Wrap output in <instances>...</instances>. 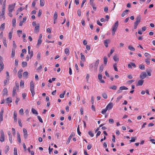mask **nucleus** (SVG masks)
Instances as JSON below:
<instances>
[{"label": "nucleus", "mask_w": 155, "mask_h": 155, "mask_svg": "<svg viewBox=\"0 0 155 155\" xmlns=\"http://www.w3.org/2000/svg\"><path fill=\"white\" fill-rule=\"evenodd\" d=\"M5 8H2V14L1 16L2 18H3L4 16V15L5 13Z\"/></svg>", "instance_id": "4be33fe9"}, {"label": "nucleus", "mask_w": 155, "mask_h": 155, "mask_svg": "<svg viewBox=\"0 0 155 155\" xmlns=\"http://www.w3.org/2000/svg\"><path fill=\"white\" fill-rule=\"evenodd\" d=\"M45 5V0H40V5L41 6H43Z\"/></svg>", "instance_id": "2f4dec72"}, {"label": "nucleus", "mask_w": 155, "mask_h": 155, "mask_svg": "<svg viewBox=\"0 0 155 155\" xmlns=\"http://www.w3.org/2000/svg\"><path fill=\"white\" fill-rule=\"evenodd\" d=\"M6 79L8 80V81L9 80V73L8 71H7L6 72Z\"/></svg>", "instance_id": "3c124183"}, {"label": "nucleus", "mask_w": 155, "mask_h": 155, "mask_svg": "<svg viewBox=\"0 0 155 155\" xmlns=\"http://www.w3.org/2000/svg\"><path fill=\"white\" fill-rule=\"evenodd\" d=\"M113 59L115 61H119V58L117 57V54L114 55L113 57Z\"/></svg>", "instance_id": "473e14b6"}, {"label": "nucleus", "mask_w": 155, "mask_h": 155, "mask_svg": "<svg viewBox=\"0 0 155 155\" xmlns=\"http://www.w3.org/2000/svg\"><path fill=\"white\" fill-rule=\"evenodd\" d=\"M16 21L15 18H14L12 20V25L13 26H15Z\"/></svg>", "instance_id": "603ef678"}, {"label": "nucleus", "mask_w": 155, "mask_h": 155, "mask_svg": "<svg viewBox=\"0 0 155 155\" xmlns=\"http://www.w3.org/2000/svg\"><path fill=\"white\" fill-rule=\"evenodd\" d=\"M89 134L90 136L91 137H93L94 136V134L92 133V132L91 131H89L88 133Z\"/></svg>", "instance_id": "864d4df0"}, {"label": "nucleus", "mask_w": 155, "mask_h": 155, "mask_svg": "<svg viewBox=\"0 0 155 155\" xmlns=\"http://www.w3.org/2000/svg\"><path fill=\"white\" fill-rule=\"evenodd\" d=\"M128 48L131 51H135V48L131 45H130L128 46Z\"/></svg>", "instance_id": "7c9ffc66"}, {"label": "nucleus", "mask_w": 155, "mask_h": 155, "mask_svg": "<svg viewBox=\"0 0 155 155\" xmlns=\"http://www.w3.org/2000/svg\"><path fill=\"white\" fill-rule=\"evenodd\" d=\"M0 65L1 67L0 71H1L4 68V64L2 61H1L0 62Z\"/></svg>", "instance_id": "412c9836"}, {"label": "nucleus", "mask_w": 155, "mask_h": 155, "mask_svg": "<svg viewBox=\"0 0 155 155\" xmlns=\"http://www.w3.org/2000/svg\"><path fill=\"white\" fill-rule=\"evenodd\" d=\"M16 87H14L13 88V91H12V97H14L15 95H17V93L16 92Z\"/></svg>", "instance_id": "dca6fc26"}, {"label": "nucleus", "mask_w": 155, "mask_h": 155, "mask_svg": "<svg viewBox=\"0 0 155 155\" xmlns=\"http://www.w3.org/2000/svg\"><path fill=\"white\" fill-rule=\"evenodd\" d=\"M99 62V59H97L94 63V69L96 70L97 69V67L98 66Z\"/></svg>", "instance_id": "39448f33"}, {"label": "nucleus", "mask_w": 155, "mask_h": 155, "mask_svg": "<svg viewBox=\"0 0 155 155\" xmlns=\"http://www.w3.org/2000/svg\"><path fill=\"white\" fill-rule=\"evenodd\" d=\"M107 59L106 57H104V64L106 65L107 64Z\"/></svg>", "instance_id": "58836bf2"}, {"label": "nucleus", "mask_w": 155, "mask_h": 155, "mask_svg": "<svg viewBox=\"0 0 155 155\" xmlns=\"http://www.w3.org/2000/svg\"><path fill=\"white\" fill-rule=\"evenodd\" d=\"M15 56V50L14 49H12L11 56L12 58L14 57Z\"/></svg>", "instance_id": "c756f323"}, {"label": "nucleus", "mask_w": 155, "mask_h": 155, "mask_svg": "<svg viewBox=\"0 0 155 155\" xmlns=\"http://www.w3.org/2000/svg\"><path fill=\"white\" fill-rule=\"evenodd\" d=\"M102 96L103 97V98L104 99H107V94L105 93H104L102 94Z\"/></svg>", "instance_id": "49530a36"}, {"label": "nucleus", "mask_w": 155, "mask_h": 155, "mask_svg": "<svg viewBox=\"0 0 155 155\" xmlns=\"http://www.w3.org/2000/svg\"><path fill=\"white\" fill-rule=\"evenodd\" d=\"M128 67L130 68H132V66L134 68L136 67V65L133 62H130V64H129L128 65Z\"/></svg>", "instance_id": "f8f14e48"}, {"label": "nucleus", "mask_w": 155, "mask_h": 155, "mask_svg": "<svg viewBox=\"0 0 155 155\" xmlns=\"http://www.w3.org/2000/svg\"><path fill=\"white\" fill-rule=\"evenodd\" d=\"M23 71L22 69H20L18 73V76L19 78H21L22 76V72Z\"/></svg>", "instance_id": "4468645a"}, {"label": "nucleus", "mask_w": 155, "mask_h": 155, "mask_svg": "<svg viewBox=\"0 0 155 155\" xmlns=\"http://www.w3.org/2000/svg\"><path fill=\"white\" fill-rule=\"evenodd\" d=\"M14 155H18L17 149L16 147L14 149Z\"/></svg>", "instance_id": "79ce46f5"}, {"label": "nucleus", "mask_w": 155, "mask_h": 155, "mask_svg": "<svg viewBox=\"0 0 155 155\" xmlns=\"http://www.w3.org/2000/svg\"><path fill=\"white\" fill-rule=\"evenodd\" d=\"M147 76V73L145 72H143L141 73L140 75V78L141 79L145 78Z\"/></svg>", "instance_id": "423d86ee"}, {"label": "nucleus", "mask_w": 155, "mask_h": 155, "mask_svg": "<svg viewBox=\"0 0 155 155\" xmlns=\"http://www.w3.org/2000/svg\"><path fill=\"white\" fill-rule=\"evenodd\" d=\"M42 41L41 39H38L37 45H39L41 43Z\"/></svg>", "instance_id": "6e6d98bb"}, {"label": "nucleus", "mask_w": 155, "mask_h": 155, "mask_svg": "<svg viewBox=\"0 0 155 155\" xmlns=\"http://www.w3.org/2000/svg\"><path fill=\"white\" fill-rule=\"evenodd\" d=\"M102 75L101 74H99L98 75V78L99 80L100 81L101 83H105L104 81L102 79Z\"/></svg>", "instance_id": "1a4fd4ad"}, {"label": "nucleus", "mask_w": 155, "mask_h": 155, "mask_svg": "<svg viewBox=\"0 0 155 155\" xmlns=\"http://www.w3.org/2000/svg\"><path fill=\"white\" fill-rule=\"evenodd\" d=\"M75 135V134L74 132H72L70 136L68 138V140L67 142H66V144H68L70 142V141L71 140L72 138V137L74 136Z\"/></svg>", "instance_id": "f03ea898"}, {"label": "nucleus", "mask_w": 155, "mask_h": 155, "mask_svg": "<svg viewBox=\"0 0 155 155\" xmlns=\"http://www.w3.org/2000/svg\"><path fill=\"white\" fill-rule=\"evenodd\" d=\"M2 42L4 46L6 47H7V45L6 43V38H3Z\"/></svg>", "instance_id": "cd10ccee"}, {"label": "nucleus", "mask_w": 155, "mask_h": 155, "mask_svg": "<svg viewBox=\"0 0 155 155\" xmlns=\"http://www.w3.org/2000/svg\"><path fill=\"white\" fill-rule=\"evenodd\" d=\"M17 140L19 143H21V140L20 134L18 132H17Z\"/></svg>", "instance_id": "6ab92c4d"}, {"label": "nucleus", "mask_w": 155, "mask_h": 155, "mask_svg": "<svg viewBox=\"0 0 155 155\" xmlns=\"http://www.w3.org/2000/svg\"><path fill=\"white\" fill-rule=\"evenodd\" d=\"M65 91L64 92V93H63V94H61L60 95V97L61 98H63L64 97V94H65Z\"/></svg>", "instance_id": "c03bdc74"}, {"label": "nucleus", "mask_w": 155, "mask_h": 155, "mask_svg": "<svg viewBox=\"0 0 155 155\" xmlns=\"http://www.w3.org/2000/svg\"><path fill=\"white\" fill-rule=\"evenodd\" d=\"M15 3H14L12 5H10L8 8L9 12H12L13 9L15 8Z\"/></svg>", "instance_id": "20e7f679"}, {"label": "nucleus", "mask_w": 155, "mask_h": 155, "mask_svg": "<svg viewBox=\"0 0 155 155\" xmlns=\"http://www.w3.org/2000/svg\"><path fill=\"white\" fill-rule=\"evenodd\" d=\"M118 25V22L117 21L116 22L115 24L114 25L112 30H117V28Z\"/></svg>", "instance_id": "9b49d317"}, {"label": "nucleus", "mask_w": 155, "mask_h": 155, "mask_svg": "<svg viewBox=\"0 0 155 155\" xmlns=\"http://www.w3.org/2000/svg\"><path fill=\"white\" fill-rule=\"evenodd\" d=\"M110 40L109 39L105 40L104 41V43L105 46L107 48L108 47V44L110 43Z\"/></svg>", "instance_id": "6e6552de"}, {"label": "nucleus", "mask_w": 155, "mask_h": 155, "mask_svg": "<svg viewBox=\"0 0 155 155\" xmlns=\"http://www.w3.org/2000/svg\"><path fill=\"white\" fill-rule=\"evenodd\" d=\"M145 61L146 62V64L147 65H149L150 63V59H145Z\"/></svg>", "instance_id": "09e8293b"}, {"label": "nucleus", "mask_w": 155, "mask_h": 155, "mask_svg": "<svg viewBox=\"0 0 155 155\" xmlns=\"http://www.w3.org/2000/svg\"><path fill=\"white\" fill-rule=\"evenodd\" d=\"M7 103H10L12 102V99L11 97H8L6 99Z\"/></svg>", "instance_id": "a211bd4d"}, {"label": "nucleus", "mask_w": 155, "mask_h": 155, "mask_svg": "<svg viewBox=\"0 0 155 155\" xmlns=\"http://www.w3.org/2000/svg\"><path fill=\"white\" fill-rule=\"evenodd\" d=\"M120 90H127L128 89V88L124 86H123L120 87Z\"/></svg>", "instance_id": "4c0bfd02"}, {"label": "nucleus", "mask_w": 155, "mask_h": 155, "mask_svg": "<svg viewBox=\"0 0 155 155\" xmlns=\"http://www.w3.org/2000/svg\"><path fill=\"white\" fill-rule=\"evenodd\" d=\"M113 106V104L112 103H110L106 106V108L107 110H110L111 109Z\"/></svg>", "instance_id": "0eeeda50"}, {"label": "nucleus", "mask_w": 155, "mask_h": 155, "mask_svg": "<svg viewBox=\"0 0 155 155\" xmlns=\"http://www.w3.org/2000/svg\"><path fill=\"white\" fill-rule=\"evenodd\" d=\"M5 24L4 23L1 25L0 27V30L3 31L4 30L5 28Z\"/></svg>", "instance_id": "aec40b11"}, {"label": "nucleus", "mask_w": 155, "mask_h": 155, "mask_svg": "<svg viewBox=\"0 0 155 155\" xmlns=\"http://www.w3.org/2000/svg\"><path fill=\"white\" fill-rule=\"evenodd\" d=\"M28 75V73L27 71L23 73V77L27 78V77Z\"/></svg>", "instance_id": "e433bc0d"}, {"label": "nucleus", "mask_w": 155, "mask_h": 155, "mask_svg": "<svg viewBox=\"0 0 155 155\" xmlns=\"http://www.w3.org/2000/svg\"><path fill=\"white\" fill-rule=\"evenodd\" d=\"M145 56L148 58H150L151 57L150 55L147 53H145L144 54Z\"/></svg>", "instance_id": "de8ad7c7"}, {"label": "nucleus", "mask_w": 155, "mask_h": 155, "mask_svg": "<svg viewBox=\"0 0 155 155\" xmlns=\"http://www.w3.org/2000/svg\"><path fill=\"white\" fill-rule=\"evenodd\" d=\"M28 53L30 54V58H31V57L33 56V51H28Z\"/></svg>", "instance_id": "37998d69"}, {"label": "nucleus", "mask_w": 155, "mask_h": 155, "mask_svg": "<svg viewBox=\"0 0 155 155\" xmlns=\"http://www.w3.org/2000/svg\"><path fill=\"white\" fill-rule=\"evenodd\" d=\"M81 60L83 61H85V57L84 55L82 53H81Z\"/></svg>", "instance_id": "b1692460"}, {"label": "nucleus", "mask_w": 155, "mask_h": 155, "mask_svg": "<svg viewBox=\"0 0 155 155\" xmlns=\"http://www.w3.org/2000/svg\"><path fill=\"white\" fill-rule=\"evenodd\" d=\"M141 19V17L140 15H139L137 16V17L136 18V21L140 23V21Z\"/></svg>", "instance_id": "393cba45"}, {"label": "nucleus", "mask_w": 155, "mask_h": 155, "mask_svg": "<svg viewBox=\"0 0 155 155\" xmlns=\"http://www.w3.org/2000/svg\"><path fill=\"white\" fill-rule=\"evenodd\" d=\"M42 14V11L41 10H39L38 11V17H39L41 16Z\"/></svg>", "instance_id": "69168bd1"}, {"label": "nucleus", "mask_w": 155, "mask_h": 155, "mask_svg": "<svg viewBox=\"0 0 155 155\" xmlns=\"http://www.w3.org/2000/svg\"><path fill=\"white\" fill-rule=\"evenodd\" d=\"M127 77L129 79H131L133 78V76L132 75L128 74Z\"/></svg>", "instance_id": "774afa93"}, {"label": "nucleus", "mask_w": 155, "mask_h": 155, "mask_svg": "<svg viewBox=\"0 0 155 155\" xmlns=\"http://www.w3.org/2000/svg\"><path fill=\"white\" fill-rule=\"evenodd\" d=\"M13 31H11L9 33V38L10 40H11L12 36V34H13Z\"/></svg>", "instance_id": "72a5a7b5"}, {"label": "nucleus", "mask_w": 155, "mask_h": 155, "mask_svg": "<svg viewBox=\"0 0 155 155\" xmlns=\"http://www.w3.org/2000/svg\"><path fill=\"white\" fill-rule=\"evenodd\" d=\"M104 68V67L103 64L100 66L99 70V72L100 73H101L102 72Z\"/></svg>", "instance_id": "5701e85b"}, {"label": "nucleus", "mask_w": 155, "mask_h": 155, "mask_svg": "<svg viewBox=\"0 0 155 155\" xmlns=\"http://www.w3.org/2000/svg\"><path fill=\"white\" fill-rule=\"evenodd\" d=\"M20 100V98L17 97H16V99L15 101V103L16 105H18V102Z\"/></svg>", "instance_id": "4d7b16f0"}, {"label": "nucleus", "mask_w": 155, "mask_h": 155, "mask_svg": "<svg viewBox=\"0 0 155 155\" xmlns=\"http://www.w3.org/2000/svg\"><path fill=\"white\" fill-rule=\"evenodd\" d=\"M40 25L39 24H37L35 28V31L36 33L38 32L39 30Z\"/></svg>", "instance_id": "ddd939ff"}, {"label": "nucleus", "mask_w": 155, "mask_h": 155, "mask_svg": "<svg viewBox=\"0 0 155 155\" xmlns=\"http://www.w3.org/2000/svg\"><path fill=\"white\" fill-rule=\"evenodd\" d=\"M58 17V13L57 12H55L54 16V21H56Z\"/></svg>", "instance_id": "a878e982"}, {"label": "nucleus", "mask_w": 155, "mask_h": 155, "mask_svg": "<svg viewBox=\"0 0 155 155\" xmlns=\"http://www.w3.org/2000/svg\"><path fill=\"white\" fill-rule=\"evenodd\" d=\"M19 113L21 115H23V114L24 110L23 108H21L19 110Z\"/></svg>", "instance_id": "e2e57ef3"}, {"label": "nucleus", "mask_w": 155, "mask_h": 155, "mask_svg": "<svg viewBox=\"0 0 155 155\" xmlns=\"http://www.w3.org/2000/svg\"><path fill=\"white\" fill-rule=\"evenodd\" d=\"M13 118L14 121L15 122H16L17 121V114L15 111H14V112Z\"/></svg>", "instance_id": "bb28decb"}, {"label": "nucleus", "mask_w": 155, "mask_h": 155, "mask_svg": "<svg viewBox=\"0 0 155 155\" xmlns=\"http://www.w3.org/2000/svg\"><path fill=\"white\" fill-rule=\"evenodd\" d=\"M109 122L110 124H113L114 123V120L112 119H110L109 120Z\"/></svg>", "instance_id": "680f3d73"}, {"label": "nucleus", "mask_w": 155, "mask_h": 155, "mask_svg": "<svg viewBox=\"0 0 155 155\" xmlns=\"http://www.w3.org/2000/svg\"><path fill=\"white\" fill-rule=\"evenodd\" d=\"M37 118L40 122L41 123H43V120L42 118L40 116H37Z\"/></svg>", "instance_id": "bf43d9fd"}, {"label": "nucleus", "mask_w": 155, "mask_h": 155, "mask_svg": "<svg viewBox=\"0 0 155 155\" xmlns=\"http://www.w3.org/2000/svg\"><path fill=\"white\" fill-rule=\"evenodd\" d=\"M30 91L34 90V85L32 81H31L30 83Z\"/></svg>", "instance_id": "9d476101"}, {"label": "nucleus", "mask_w": 155, "mask_h": 155, "mask_svg": "<svg viewBox=\"0 0 155 155\" xmlns=\"http://www.w3.org/2000/svg\"><path fill=\"white\" fill-rule=\"evenodd\" d=\"M9 150V147L7 145L5 147V153H6Z\"/></svg>", "instance_id": "a19ab883"}, {"label": "nucleus", "mask_w": 155, "mask_h": 155, "mask_svg": "<svg viewBox=\"0 0 155 155\" xmlns=\"http://www.w3.org/2000/svg\"><path fill=\"white\" fill-rule=\"evenodd\" d=\"M4 113V109L2 108L0 112V122H1L3 120V114Z\"/></svg>", "instance_id": "7ed1b4c3"}, {"label": "nucleus", "mask_w": 155, "mask_h": 155, "mask_svg": "<svg viewBox=\"0 0 155 155\" xmlns=\"http://www.w3.org/2000/svg\"><path fill=\"white\" fill-rule=\"evenodd\" d=\"M8 93V91L6 88H5L3 91V95L7 94Z\"/></svg>", "instance_id": "c9c22d12"}, {"label": "nucleus", "mask_w": 155, "mask_h": 155, "mask_svg": "<svg viewBox=\"0 0 155 155\" xmlns=\"http://www.w3.org/2000/svg\"><path fill=\"white\" fill-rule=\"evenodd\" d=\"M139 68L142 70H144L145 69V66L143 64H140L139 66Z\"/></svg>", "instance_id": "ea45409f"}, {"label": "nucleus", "mask_w": 155, "mask_h": 155, "mask_svg": "<svg viewBox=\"0 0 155 155\" xmlns=\"http://www.w3.org/2000/svg\"><path fill=\"white\" fill-rule=\"evenodd\" d=\"M31 111L32 113L34 114H38V113L37 111L34 108H32L31 109Z\"/></svg>", "instance_id": "c85d7f7f"}, {"label": "nucleus", "mask_w": 155, "mask_h": 155, "mask_svg": "<svg viewBox=\"0 0 155 155\" xmlns=\"http://www.w3.org/2000/svg\"><path fill=\"white\" fill-rule=\"evenodd\" d=\"M26 19H27V18H26V17H24V18H23L22 21H21L19 22V25L20 26H21L22 25L23 23L26 21Z\"/></svg>", "instance_id": "2eb2a0df"}, {"label": "nucleus", "mask_w": 155, "mask_h": 155, "mask_svg": "<svg viewBox=\"0 0 155 155\" xmlns=\"http://www.w3.org/2000/svg\"><path fill=\"white\" fill-rule=\"evenodd\" d=\"M1 136L0 137V141L2 142L4 141L5 135L3 130L0 131Z\"/></svg>", "instance_id": "f257e3e1"}, {"label": "nucleus", "mask_w": 155, "mask_h": 155, "mask_svg": "<svg viewBox=\"0 0 155 155\" xmlns=\"http://www.w3.org/2000/svg\"><path fill=\"white\" fill-rule=\"evenodd\" d=\"M107 109L106 107L105 109H103L101 111V113L103 114H105L107 112Z\"/></svg>", "instance_id": "8fccbe9b"}, {"label": "nucleus", "mask_w": 155, "mask_h": 155, "mask_svg": "<svg viewBox=\"0 0 155 155\" xmlns=\"http://www.w3.org/2000/svg\"><path fill=\"white\" fill-rule=\"evenodd\" d=\"M114 50L111 49L110 54H109L108 55V56L109 57L111 55V54H112V53L114 52Z\"/></svg>", "instance_id": "0e129e2a"}, {"label": "nucleus", "mask_w": 155, "mask_h": 155, "mask_svg": "<svg viewBox=\"0 0 155 155\" xmlns=\"http://www.w3.org/2000/svg\"><path fill=\"white\" fill-rule=\"evenodd\" d=\"M143 82V81L142 80H140L138 81V82L137 84V86H141L142 85Z\"/></svg>", "instance_id": "f3484780"}, {"label": "nucleus", "mask_w": 155, "mask_h": 155, "mask_svg": "<svg viewBox=\"0 0 155 155\" xmlns=\"http://www.w3.org/2000/svg\"><path fill=\"white\" fill-rule=\"evenodd\" d=\"M15 87H16V89H17V90H19V87L18 83H17L16 82H15Z\"/></svg>", "instance_id": "5fc2aeb1"}, {"label": "nucleus", "mask_w": 155, "mask_h": 155, "mask_svg": "<svg viewBox=\"0 0 155 155\" xmlns=\"http://www.w3.org/2000/svg\"><path fill=\"white\" fill-rule=\"evenodd\" d=\"M64 52L66 54L68 55L69 54V50L68 48H66L65 49Z\"/></svg>", "instance_id": "f704fd0d"}, {"label": "nucleus", "mask_w": 155, "mask_h": 155, "mask_svg": "<svg viewBox=\"0 0 155 155\" xmlns=\"http://www.w3.org/2000/svg\"><path fill=\"white\" fill-rule=\"evenodd\" d=\"M122 96H118L117 98V100H116V102H118L121 99V98H122Z\"/></svg>", "instance_id": "13d9d810"}, {"label": "nucleus", "mask_w": 155, "mask_h": 155, "mask_svg": "<svg viewBox=\"0 0 155 155\" xmlns=\"http://www.w3.org/2000/svg\"><path fill=\"white\" fill-rule=\"evenodd\" d=\"M24 81H23L22 80H21V81H20V86L24 87Z\"/></svg>", "instance_id": "052dcab7"}, {"label": "nucleus", "mask_w": 155, "mask_h": 155, "mask_svg": "<svg viewBox=\"0 0 155 155\" xmlns=\"http://www.w3.org/2000/svg\"><path fill=\"white\" fill-rule=\"evenodd\" d=\"M136 138H135L134 137H132L131 139L130 140V141L131 142H134L135 141V140H136Z\"/></svg>", "instance_id": "338daca9"}, {"label": "nucleus", "mask_w": 155, "mask_h": 155, "mask_svg": "<svg viewBox=\"0 0 155 155\" xmlns=\"http://www.w3.org/2000/svg\"><path fill=\"white\" fill-rule=\"evenodd\" d=\"M22 67L23 68L27 66V63L26 62H22Z\"/></svg>", "instance_id": "a18cd8bd"}]
</instances>
